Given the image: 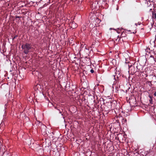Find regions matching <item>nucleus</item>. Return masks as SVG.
I'll return each mask as SVG.
<instances>
[{
    "label": "nucleus",
    "mask_w": 156,
    "mask_h": 156,
    "mask_svg": "<svg viewBox=\"0 0 156 156\" xmlns=\"http://www.w3.org/2000/svg\"><path fill=\"white\" fill-rule=\"evenodd\" d=\"M21 47L23 50V52L25 54H27L29 52L30 49L32 48V46L31 44L26 43L25 44H23Z\"/></svg>",
    "instance_id": "1"
},
{
    "label": "nucleus",
    "mask_w": 156,
    "mask_h": 156,
    "mask_svg": "<svg viewBox=\"0 0 156 156\" xmlns=\"http://www.w3.org/2000/svg\"><path fill=\"white\" fill-rule=\"evenodd\" d=\"M112 103L111 101L106 103L105 107L104 108V110L105 111H108L110 110L112 108Z\"/></svg>",
    "instance_id": "2"
},
{
    "label": "nucleus",
    "mask_w": 156,
    "mask_h": 156,
    "mask_svg": "<svg viewBox=\"0 0 156 156\" xmlns=\"http://www.w3.org/2000/svg\"><path fill=\"white\" fill-rule=\"evenodd\" d=\"M118 74V75H119V71H116V72H115V75H113V76L114 77V79L115 80H116V77L117 78H118L119 77H118V75H117V74Z\"/></svg>",
    "instance_id": "3"
},
{
    "label": "nucleus",
    "mask_w": 156,
    "mask_h": 156,
    "mask_svg": "<svg viewBox=\"0 0 156 156\" xmlns=\"http://www.w3.org/2000/svg\"><path fill=\"white\" fill-rule=\"evenodd\" d=\"M126 34L125 32H122L121 35V37H125L126 36Z\"/></svg>",
    "instance_id": "4"
},
{
    "label": "nucleus",
    "mask_w": 156,
    "mask_h": 156,
    "mask_svg": "<svg viewBox=\"0 0 156 156\" xmlns=\"http://www.w3.org/2000/svg\"><path fill=\"white\" fill-rule=\"evenodd\" d=\"M153 17L156 19V11L154 12V13H152Z\"/></svg>",
    "instance_id": "5"
},
{
    "label": "nucleus",
    "mask_w": 156,
    "mask_h": 156,
    "mask_svg": "<svg viewBox=\"0 0 156 156\" xmlns=\"http://www.w3.org/2000/svg\"><path fill=\"white\" fill-rule=\"evenodd\" d=\"M126 122V119H123L122 120V122Z\"/></svg>",
    "instance_id": "6"
},
{
    "label": "nucleus",
    "mask_w": 156,
    "mask_h": 156,
    "mask_svg": "<svg viewBox=\"0 0 156 156\" xmlns=\"http://www.w3.org/2000/svg\"><path fill=\"white\" fill-rule=\"evenodd\" d=\"M86 59H87V60H88V61H89V62H90V60L89 58L88 57H86Z\"/></svg>",
    "instance_id": "7"
},
{
    "label": "nucleus",
    "mask_w": 156,
    "mask_h": 156,
    "mask_svg": "<svg viewBox=\"0 0 156 156\" xmlns=\"http://www.w3.org/2000/svg\"><path fill=\"white\" fill-rule=\"evenodd\" d=\"M90 72L91 73H93L94 71L93 69H91L90 70Z\"/></svg>",
    "instance_id": "8"
},
{
    "label": "nucleus",
    "mask_w": 156,
    "mask_h": 156,
    "mask_svg": "<svg viewBox=\"0 0 156 156\" xmlns=\"http://www.w3.org/2000/svg\"><path fill=\"white\" fill-rule=\"evenodd\" d=\"M150 103L151 104H152V99L151 98V99L150 100Z\"/></svg>",
    "instance_id": "9"
},
{
    "label": "nucleus",
    "mask_w": 156,
    "mask_h": 156,
    "mask_svg": "<svg viewBox=\"0 0 156 156\" xmlns=\"http://www.w3.org/2000/svg\"><path fill=\"white\" fill-rule=\"evenodd\" d=\"M16 18H20L21 17L19 16H16Z\"/></svg>",
    "instance_id": "10"
},
{
    "label": "nucleus",
    "mask_w": 156,
    "mask_h": 156,
    "mask_svg": "<svg viewBox=\"0 0 156 156\" xmlns=\"http://www.w3.org/2000/svg\"><path fill=\"white\" fill-rule=\"evenodd\" d=\"M154 96H156V92L154 93Z\"/></svg>",
    "instance_id": "11"
},
{
    "label": "nucleus",
    "mask_w": 156,
    "mask_h": 156,
    "mask_svg": "<svg viewBox=\"0 0 156 156\" xmlns=\"http://www.w3.org/2000/svg\"><path fill=\"white\" fill-rule=\"evenodd\" d=\"M55 108H56V109H58V110H59V109H58V108L57 107H55Z\"/></svg>",
    "instance_id": "12"
},
{
    "label": "nucleus",
    "mask_w": 156,
    "mask_h": 156,
    "mask_svg": "<svg viewBox=\"0 0 156 156\" xmlns=\"http://www.w3.org/2000/svg\"><path fill=\"white\" fill-rule=\"evenodd\" d=\"M133 67V68H134V67H133V66L132 67V66H130L129 68H130L131 67Z\"/></svg>",
    "instance_id": "13"
},
{
    "label": "nucleus",
    "mask_w": 156,
    "mask_h": 156,
    "mask_svg": "<svg viewBox=\"0 0 156 156\" xmlns=\"http://www.w3.org/2000/svg\"><path fill=\"white\" fill-rule=\"evenodd\" d=\"M59 113H61V111H60L59 112Z\"/></svg>",
    "instance_id": "14"
},
{
    "label": "nucleus",
    "mask_w": 156,
    "mask_h": 156,
    "mask_svg": "<svg viewBox=\"0 0 156 156\" xmlns=\"http://www.w3.org/2000/svg\"><path fill=\"white\" fill-rule=\"evenodd\" d=\"M15 38V37H14L13 38V39H14Z\"/></svg>",
    "instance_id": "15"
}]
</instances>
